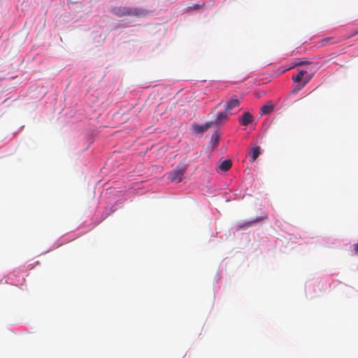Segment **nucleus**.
<instances>
[{"mask_svg": "<svg viewBox=\"0 0 358 358\" xmlns=\"http://www.w3.org/2000/svg\"><path fill=\"white\" fill-rule=\"evenodd\" d=\"M260 154V148L259 146L252 148L250 150V155L252 159V162L257 159Z\"/></svg>", "mask_w": 358, "mask_h": 358, "instance_id": "11", "label": "nucleus"}, {"mask_svg": "<svg viewBox=\"0 0 358 358\" xmlns=\"http://www.w3.org/2000/svg\"><path fill=\"white\" fill-rule=\"evenodd\" d=\"M112 12L119 17L123 16L145 17L148 14V11L144 9L126 6L115 7L113 8Z\"/></svg>", "mask_w": 358, "mask_h": 358, "instance_id": "1", "label": "nucleus"}, {"mask_svg": "<svg viewBox=\"0 0 358 358\" xmlns=\"http://www.w3.org/2000/svg\"><path fill=\"white\" fill-rule=\"evenodd\" d=\"M232 165V162L230 159H225L221 162L219 166V169L222 171H227Z\"/></svg>", "mask_w": 358, "mask_h": 358, "instance_id": "10", "label": "nucleus"}, {"mask_svg": "<svg viewBox=\"0 0 358 358\" xmlns=\"http://www.w3.org/2000/svg\"><path fill=\"white\" fill-rule=\"evenodd\" d=\"M239 123L243 126H248L249 124L252 122L253 117L248 112H245L241 117L238 119Z\"/></svg>", "mask_w": 358, "mask_h": 358, "instance_id": "5", "label": "nucleus"}, {"mask_svg": "<svg viewBox=\"0 0 358 358\" xmlns=\"http://www.w3.org/2000/svg\"><path fill=\"white\" fill-rule=\"evenodd\" d=\"M267 218H268V217L266 215H264L262 217H257L256 219H254V220H252L250 221H245V222H241L238 224V229H246L248 227H251L252 224H256L258 222H259L262 220H264V219H267Z\"/></svg>", "mask_w": 358, "mask_h": 358, "instance_id": "3", "label": "nucleus"}, {"mask_svg": "<svg viewBox=\"0 0 358 358\" xmlns=\"http://www.w3.org/2000/svg\"><path fill=\"white\" fill-rule=\"evenodd\" d=\"M308 77H311V76L308 75L306 71L299 70L296 75H294L292 76V80L294 83H301V82L303 83Z\"/></svg>", "mask_w": 358, "mask_h": 358, "instance_id": "6", "label": "nucleus"}, {"mask_svg": "<svg viewBox=\"0 0 358 358\" xmlns=\"http://www.w3.org/2000/svg\"><path fill=\"white\" fill-rule=\"evenodd\" d=\"M312 77H308L296 89L293 90L294 93L298 92L300 90H301L305 85L311 80Z\"/></svg>", "mask_w": 358, "mask_h": 358, "instance_id": "13", "label": "nucleus"}, {"mask_svg": "<svg viewBox=\"0 0 358 358\" xmlns=\"http://www.w3.org/2000/svg\"><path fill=\"white\" fill-rule=\"evenodd\" d=\"M274 108L273 103L269 101H267L266 104L262 106L261 108V115H266L271 113Z\"/></svg>", "mask_w": 358, "mask_h": 358, "instance_id": "7", "label": "nucleus"}, {"mask_svg": "<svg viewBox=\"0 0 358 358\" xmlns=\"http://www.w3.org/2000/svg\"><path fill=\"white\" fill-rule=\"evenodd\" d=\"M220 139V134L217 132H215L210 138V142L213 148L217 147Z\"/></svg>", "mask_w": 358, "mask_h": 358, "instance_id": "12", "label": "nucleus"}, {"mask_svg": "<svg viewBox=\"0 0 358 358\" xmlns=\"http://www.w3.org/2000/svg\"><path fill=\"white\" fill-rule=\"evenodd\" d=\"M354 254L358 255V243L353 245Z\"/></svg>", "mask_w": 358, "mask_h": 358, "instance_id": "16", "label": "nucleus"}, {"mask_svg": "<svg viewBox=\"0 0 358 358\" xmlns=\"http://www.w3.org/2000/svg\"><path fill=\"white\" fill-rule=\"evenodd\" d=\"M187 170V166L185 164H179L174 169L169 176L170 181L180 182L182 176Z\"/></svg>", "mask_w": 358, "mask_h": 358, "instance_id": "2", "label": "nucleus"}, {"mask_svg": "<svg viewBox=\"0 0 358 358\" xmlns=\"http://www.w3.org/2000/svg\"><path fill=\"white\" fill-rule=\"evenodd\" d=\"M213 124V122H208L204 125H199L196 124L194 126V130L196 133L199 134L201 132H203L206 130H207L211 125Z\"/></svg>", "mask_w": 358, "mask_h": 358, "instance_id": "8", "label": "nucleus"}, {"mask_svg": "<svg viewBox=\"0 0 358 358\" xmlns=\"http://www.w3.org/2000/svg\"><path fill=\"white\" fill-rule=\"evenodd\" d=\"M204 6H205V4L203 3H201V4L196 3V4H194V5L191 6H189L188 8L189 9L197 10V9L203 8Z\"/></svg>", "mask_w": 358, "mask_h": 358, "instance_id": "15", "label": "nucleus"}, {"mask_svg": "<svg viewBox=\"0 0 358 358\" xmlns=\"http://www.w3.org/2000/svg\"><path fill=\"white\" fill-rule=\"evenodd\" d=\"M336 41L333 37H327L324 38L321 41V43L322 45H325L329 43H334Z\"/></svg>", "mask_w": 358, "mask_h": 358, "instance_id": "14", "label": "nucleus"}, {"mask_svg": "<svg viewBox=\"0 0 358 358\" xmlns=\"http://www.w3.org/2000/svg\"><path fill=\"white\" fill-rule=\"evenodd\" d=\"M240 101L236 98V96L229 100L224 105V110L226 112H229L234 108L239 106Z\"/></svg>", "mask_w": 358, "mask_h": 358, "instance_id": "4", "label": "nucleus"}, {"mask_svg": "<svg viewBox=\"0 0 358 358\" xmlns=\"http://www.w3.org/2000/svg\"><path fill=\"white\" fill-rule=\"evenodd\" d=\"M308 64V62L306 61H301V62H299L297 63H296L294 66H300V65H303V64Z\"/></svg>", "mask_w": 358, "mask_h": 358, "instance_id": "17", "label": "nucleus"}, {"mask_svg": "<svg viewBox=\"0 0 358 358\" xmlns=\"http://www.w3.org/2000/svg\"><path fill=\"white\" fill-rule=\"evenodd\" d=\"M227 117H228L227 112H226V111L225 112H220L217 113L214 123L215 124H220L223 121L226 120L227 119Z\"/></svg>", "mask_w": 358, "mask_h": 358, "instance_id": "9", "label": "nucleus"}]
</instances>
